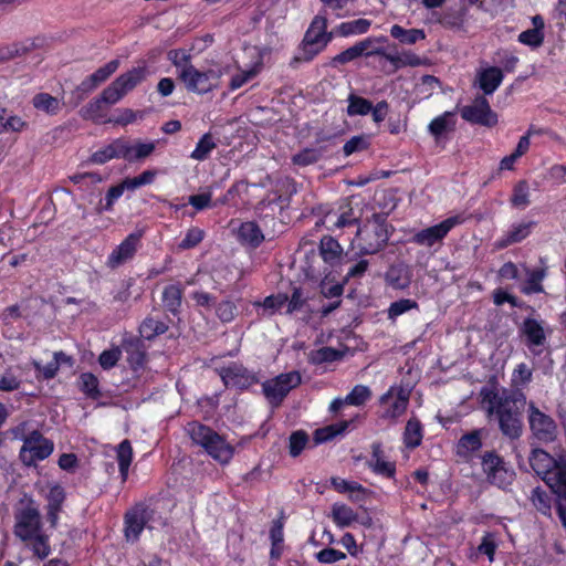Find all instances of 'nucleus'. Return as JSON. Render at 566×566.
<instances>
[{"label": "nucleus", "instance_id": "473e14b6", "mask_svg": "<svg viewBox=\"0 0 566 566\" xmlns=\"http://www.w3.org/2000/svg\"><path fill=\"white\" fill-rule=\"evenodd\" d=\"M239 238L253 247H258L264 237L255 222L249 221L241 224L239 229Z\"/></svg>", "mask_w": 566, "mask_h": 566}, {"label": "nucleus", "instance_id": "cd10ccee", "mask_svg": "<svg viewBox=\"0 0 566 566\" xmlns=\"http://www.w3.org/2000/svg\"><path fill=\"white\" fill-rule=\"evenodd\" d=\"M32 105L38 111H42L49 115H55L61 111L60 101L48 93L35 94L32 98Z\"/></svg>", "mask_w": 566, "mask_h": 566}, {"label": "nucleus", "instance_id": "2f4dec72", "mask_svg": "<svg viewBox=\"0 0 566 566\" xmlns=\"http://www.w3.org/2000/svg\"><path fill=\"white\" fill-rule=\"evenodd\" d=\"M168 325L164 321H159L154 317L145 318L139 326L140 335L148 340L166 333Z\"/></svg>", "mask_w": 566, "mask_h": 566}, {"label": "nucleus", "instance_id": "39448f33", "mask_svg": "<svg viewBox=\"0 0 566 566\" xmlns=\"http://www.w3.org/2000/svg\"><path fill=\"white\" fill-rule=\"evenodd\" d=\"M335 31L327 32V18L317 14L312 20L302 42V53L293 57L291 66L295 67L300 62H310L332 41Z\"/></svg>", "mask_w": 566, "mask_h": 566}, {"label": "nucleus", "instance_id": "5701e85b", "mask_svg": "<svg viewBox=\"0 0 566 566\" xmlns=\"http://www.w3.org/2000/svg\"><path fill=\"white\" fill-rule=\"evenodd\" d=\"M123 348L127 354V361L133 369L136 370L144 366L146 361V350L139 339L125 342Z\"/></svg>", "mask_w": 566, "mask_h": 566}, {"label": "nucleus", "instance_id": "58836bf2", "mask_svg": "<svg viewBox=\"0 0 566 566\" xmlns=\"http://www.w3.org/2000/svg\"><path fill=\"white\" fill-rule=\"evenodd\" d=\"M527 279L523 292L525 294L542 293L544 291L542 281L546 276V269L527 270Z\"/></svg>", "mask_w": 566, "mask_h": 566}, {"label": "nucleus", "instance_id": "6e6552de", "mask_svg": "<svg viewBox=\"0 0 566 566\" xmlns=\"http://www.w3.org/2000/svg\"><path fill=\"white\" fill-rule=\"evenodd\" d=\"M54 444L51 440L43 437V434L33 430L27 438L20 450L19 458L27 467L35 465L38 461H42L51 455Z\"/></svg>", "mask_w": 566, "mask_h": 566}, {"label": "nucleus", "instance_id": "0eeeda50", "mask_svg": "<svg viewBox=\"0 0 566 566\" xmlns=\"http://www.w3.org/2000/svg\"><path fill=\"white\" fill-rule=\"evenodd\" d=\"M222 75L223 72L221 69L200 71L192 65L184 71L178 80L185 85L188 92L202 95L217 88L218 82Z\"/></svg>", "mask_w": 566, "mask_h": 566}, {"label": "nucleus", "instance_id": "bf43d9fd", "mask_svg": "<svg viewBox=\"0 0 566 566\" xmlns=\"http://www.w3.org/2000/svg\"><path fill=\"white\" fill-rule=\"evenodd\" d=\"M465 15V9H461L455 12H446L440 22L442 25L451 29H459L462 27Z\"/></svg>", "mask_w": 566, "mask_h": 566}, {"label": "nucleus", "instance_id": "a878e982", "mask_svg": "<svg viewBox=\"0 0 566 566\" xmlns=\"http://www.w3.org/2000/svg\"><path fill=\"white\" fill-rule=\"evenodd\" d=\"M327 151V146H316L304 148L292 157V161L297 166H308L317 163L323 155Z\"/></svg>", "mask_w": 566, "mask_h": 566}, {"label": "nucleus", "instance_id": "3c124183", "mask_svg": "<svg viewBox=\"0 0 566 566\" xmlns=\"http://www.w3.org/2000/svg\"><path fill=\"white\" fill-rule=\"evenodd\" d=\"M504 464L505 463L503 459L499 457L494 451H488L482 457V468L486 479L492 475L495 470H499L500 467H503Z\"/></svg>", "mask_w": 566, "mask_h": 566}, {"label": "nucleus", "instance_id": "69168bd1", "mask_svg": "<svg viewBox=\"0 0 566 566\" xmlns=\"http://www.w3.org/2000/svg\"><path fill=\"white\" fill-rule=\"evenodd\" d=\"M496 549L495 536L492 533H486L478 546V552L480 554H484L489 557V560L492 562L494 558V553Z\"/></svg>", "mask_w": 566, "mask_h": 566}, {"label": "nucleus", "instance_id": "c03bdc74", "mask_svg": "<svg viewBox=\"0 0 566 566\" xmlns=\"http://www.w3.org/2000/svg\"><path fill=\"white\" fill-rule=\"evenodd\" d=\"M34 48V43H13L6 48L0 49L1 62L22 56L29 53Z\"/></svg>", "mask_w": 566, "mask_h": 566}, {"label": "nucleus", "instance_id": "ea45409f", "mask_svg": "<svg viewBox=\"0 0 566 566\" xmlns=\"http://www.w3.org/2000/svg\"><path fill=\"white\" fill-rule=\"evenodd\" d=\"M348 423L346 421L340 423H335L331 426H326L324 428L316 429L313 434V439L315 444L324 443L333 438H335L337 434H340L344 432L347 428Z\"/></svg>", "mask_w": 566, "mask_h": 566}, {"label": "nucleus", "instance_id": "2eb2a0df", "mask_svg": "<svg viewBox=\"0 0 566 566\" xmlns=\"http://www.w3.org/2000/svg\"><path fill=\"white\" fill-rule=\"evenodd\" d=\"M144 235V230L138 229L130 233L113 252L109 254L107 260V266L116 269L133 259L139 245L140 239Z\"/></svg>", "mask_w": 566, "mask_h": 566}, {"label": "nucleus", "instance_id": "9d476101", "mask_svg": "<svg viewBox=\"0 0 566 566\" xmlns=\"http://www.w3.org/2000/svg\"><path fill=\"white\" fill-rule=\"evenodd\" d=\"M15 535L23 541L31 539L41 530V515L34 501L29 499L17 513Z\"/></svg>", "mask_w": 566, "mask_h": 566}, {"label": "nucleus", "instance_id": "6ab92c4d", "mask_svg": "<svg viewBox=\"0 0 566 566\" xmlns=\"http://www.w3.org/2000/svg\"><path fill=\"white\" fill-rule=\"evenodd\" d=\"M374 39L368 38L365 39L354 45L359 56H373L377 55L381 59L390 62L394 66V71L399 69L401 65H405L407 62L402 61L398 53H388L382 48H373Z\"/></svg>", "mask_w": 566, "mask_h": 566}, {"label": "nucleus", "instance_id": "f3484780", "mask_svg": "<svg viewBox=\"0 0 566 566\" xmlns=\"http://www.w3.org/2000/svg\"><path fill=\"white\" fill-rule=\"evenodd\" d=\"M220 376L226 386L244 388L255 381L254 375H252L245 367L238 364H232L227 368H222Z\"/></svg>", "mask_w": 566, "mask_h": 566}, {"label": "nucleus", "instance_id": "5fc2aeb1", "mask_svg": "<svg viewBox=\"0 0 566 566\" xmlns=\"http://www.w3.org/2000/svg\"><path fill=\"white\" fill-rule=\"evenodd\" d=\"M308 441L307 434L300 430L295 431L290 436V443H289V450L290 454L292 457H297L301 454L303 449L305 448L306 443Z\"/></svg>", "mask_w": 566, "mask_h": 566}, {"label": "nucleus", "instance_id": "338daca9", "mask_svg": "<svg viewBox=\"0 0 566 566\" xmlns=\"http://www.w3.org/2000/svg\"><path fill=\"white\" fill-rule=\"evenodd\" d=\"M120 355L122 352L117 347L104 350L98 357V363L104 369H109L117 364V361L120 358Z\"/></svg>", "mask_w": 566, "mask_h": 566}, {"label": "nucleus", "instance_id": "1a4fd4ad", "mask_svg": "<svg viewBox=\"0 0 566 566\" xmlns=\"http://www.w3.org/2000/svg\"><path fill=\"white\" fill-rule=\"evenodd\" d=\"M301 375L297 371L281 374L263 384V392L270 403L279 406L291 389L301 384Z\"/></svg>", "mask_w": 566, "mask_h": 566}, {"label": "nucleus", "instance_id": "f8f14e48", "mask_svg": "<svg viewBox=\"0 0 566 566\" xmlns=\"http://www.w3.org/2000/svg\"><path fill=\"white\" fill-rule=\"evenodd\" d=\"M460 114L464 120L471 124L486 127L497 124V115L491 109L484 95L476 96L471 105L463 106Z\"/></svg>", "mask_w": 566, "mask_h": 566}, {"label": "nucleus", "instance_id": "37998d69", "mask_svg": "<svg viewBox=\"0 0 566 566\" xmlns=\"http://www.w3.org/2000/svg\"><path fill=\"white\" fill-rule=\"evenodd\" d=\"M342 353L332 347H322L316 350H312L308 355V359L312 364L319 365L323 363H332L342 358Z\"/></svg>", "mask_w": 566, "mask_h": 566}, {"label": "nucleus", "instance_id": "a18cd8bd", "mask_svg": "<svg viewBox=\"0 0 566 566\" xmlns=\"http://www.w3.org/2000/svg\"><path fill=\"white\" fill-rule=\"evenodd\" d=\"M531 501L533 505L544 515H548L551 512V496L549 494L541 489L535 488L532 491Z\"/></svg>", "mask_w": 566, "mask_h": 566}, {"label": "nucleus", "instance_id": "c756f323", "mask_svg": "<svg viewBox=\"0 0 566 566\" xmlns=\"http://www.w3.org/2000/svg\"><path fill=\"white\" fill-rule=\"evenodd\" d=\"M390 35L405 44H415L416 42L423 40L426 38V34L421 29L406 30L398 24L391 27Z\"/></svg>", "mask_w": 566, "mask_h": 566}, {"label": "nucleus", "instance_id": "a211bd4d", "mask_svg": "<svg viewBox=\"0 0 566 566\" xmlns=\"http://www.w3.org/2000/svg\"><path fill=\"white\" fill-rule=\"evenodd\" d=\"M46 499V517L52 527H55L59 521V513L66 499L65 490L60 484H50Z\"/></svg>", "mask_w": 566, "mask_h": 566}, {"label": "nucleus", "instance_id": "c9c22d12", "mask_svg": "<svg viewBox=\"0 0 566 566\" xmlns=\"http://www.w3.org/2000/svg\"><path fill=\"white\" fill-rule=\"evenodd\" d=\"M332 517L339 527H347L357 521V514L345 504H334L332 509Z\"/></svg>", "mask_w": 566, "mask_h": 566}, {"label": "nucleus", "instance_id": "7ed1b4c3", "mask_svg": "<svg viewBox=\"0 0 566 566\" xmlns=\"http://www.w3.org/2000/svg\"><path fill=\"white\" fill-rule=\"evenodd\" d=\"M528 461L533 471L553 492H566V453L555 459L542 449H534Z\"/></svg>", "mask_w": 566, "mask_h": 566}, {"label": "nucleus", "instance_id": "423d86ee", "mask_svg": "<svg viewBox=\"0 0 566 566\" xmlns=\"http://www.w3.org/2000/svg\"><path fill=\"white\" fill-rule=\"evenodd\" d=\"M389 239L386 218L374 214L363 228L357 231V241L360 253L374 254L381 250Z\"/></svg>", "mask_w": 566, "mask_h": 566}, {"label": "nucleus", "instance_id": "412c9836", "mask_svg": "<svg viewBox=\"0 0 566 566\" xmlns=\"http://www.w3.org/2000/svg\"><path fill=\"white\" fill-rule=\"evenodd\" d=\"M536 226L535 221L521 222L512 226L511 230L496 242V248L504 249L511 244L518 243L527 238L532 231V228Z\"/></svg>", "mask_w": 566, "mask_h": 566}, {"label": "nucleus", "instance_id": "4468645a", "mask_svg": "<svg viewBox=\"0 0 566 566\" xmlns=\"http://www.w3.org/2000/svg\"><path fill=\"white\" fill-rule=\"evenodd\" d=\"M409 401V390L391 388L380 399V405L384 409L381 418L396 419L400 417L407 409Z\"/></svg>", "mask_w": 566, "mask_h": 566}, {"label": "nucleus", "instance_id": "ddd939ff", "mask_svg": "<svg viewBox=\"0 0 566 566\" xmlns=\"http://www.w3.org/2000/svg\"><path fill=\"white\" fill-rule=\"evenodd\" d=\"M462 222L463 218L461 216L449 217L442 222L416 233L413 241L421 245L432 247L436 242L441 241L451 229L461 224Z\"/></svg>", "mask_w": 566, "mask_h": 566}, {"label": "nucleus", "instance_id": "49530a36", "mask_svg": "<svg viewBox=\"0 0 566 566\" xmlns=\"http://www.w3.org/2000/svg\"><path fill=\"white\" fill-rule=\"evenodd\" d=\"M310 298L308 294L303 291L301 287H293L291 296H289V300L286 302L287 304V314H292L296 311H301L307 300Z\"/></svg>", "mask_w": 566, "mask_h": 566}, {"label": "nucleus", "instance_id": "de8ad7c7", "mask_svg": "<svg viewBox=\"0 0 566 566\" xmlns=\"http://www.w3.org/2000/svg\"><path fill=\"white\" fill-rule=\"evenodd\" d=\"M371 396V391L367 386L356 385L352 391L346 396L345 401L347 405L361 406Z\"/></svg>", "mask_w": 566, "mask_h": 566}, {"label": "nucleus", "instance_id": "f03ea898", "mask_svg": "<svg viewBox=\"0 0 566 566\" xmlns=\"http://www.w3.org/2000/svg\"><path fill=\"white\" fill-rule=\"evenodd\" d=\"M147 76L146 66H137L120 74L101 95L92 99L81 109L84 119L99 120L104 116L106 106L119 102L128 92L133 91Z\"/></svg>", "mask_w": 566, "mask_h": 566}, {"label": "nucleus", "instance_id": "79ce46f5", "mask_svg": "<svg viewBox=\"0 0 566 566\" xmlns=\"http://www.w3.org/2000/svg\"><path fill=\"white\" fill-rule=\"evenodd\" d=\"M373 109V104L370 101L357 96L355 94H350L348 96V106H347V115L356 116V115H367Z\"/></svg>", "mask_w": 566, "mask_h": 566}, {"label": "nucleus", "instance_id": "f257e3e1", "mask_svg": "<svg viewBox=\"0 0 566 566\" xmlns=\"http://www.w3.org/2000/svg\"><path fill=\"white\" fill-rule=\"evenodd\" d=\"M490 419H495L503 436L517 439L523 431L522 412L526 397L520 390H491L481 392Z\"/></svg>", "mask_w": 566, "mask_h": 566}, {"label": "nucleus", "instance_id": "8fccbe9b", "mask_svg": "<svg viewBox=\"0 0 566 566\" xmlns=\"http://www.w3.org/2000/svg\"><path fill=\"white\" fill-rule=\"evenodd\" d=\"M81 389L91 398L97 399L101 396L98 379L91 373L81 375Z\"/></svg>", "mask_w": 566, "mask_h": 566}, {"label": "nucleus", "instance_id": "c85d7f7f", "mask_svg": "<svg viewBox=\"0 0 566 566\" xmlns=\"http://www.w3.org/2000/svg\"><path fill=\"white\" fill-rule=\"evenodd\" d=\"M371 25V21L367 19H357L354 21L343 22L335 29V34L348 36L353 34H364Z\"/></svg>", "mask_w": 566, "mask_h": 566}, {"label": "nucleus", "instance_id": "774afa93", "mask_svg": "<svg viewBox=\"0 0 566 566\" xmlns=\"http://www.w3.org/2000/svg\"><path fill=\"white\" fill-rule=\"evenodd\" d=\"M111 147L114 150L115 158H124L127 161H132V145L124 139H116L111 143Z\"/></svg>", "mask_w": 566, "mask_h": 566}, {"label": "nucleus", "instance_id": "052dcab7", "mask_svg": "<svg viewBox=\"0 0 566 566\" xmlns=\"http://www.w3.org/2000/svg\"><path fill=\"white\" fill-rule=\"evenodd\" d=\"M205 232L199 228H191L187 231L186 237L179 243L182 250L191 249L198 245L203 239Z\"/></svg>", "mask_w": 566, "mask_h": 566}, {"label": "nucleus", "instance_id": "7c9ffc66", "mask_svg": "<svg viewBox=\"0 0 566 566\" xmlns=\"http://www.w3.org/2000/svg\"><path fill=\"white\" fill-rule=\"evenodd\" d=\"M523 333L526 335L530 344L542 346L546 339L544 328L534 318H526L523 323Z\"/></svg>", "mask_w": 566, "mask_h": 566}, {"label": "nucleus", "instance_id": "e2e57ef3", "mask_svg": "<svg viewBox=\"0 0 566 566\" xmlns=\"http://www.w3.org/2000/svg\"><path fill=\"white\" fill-rule=\"evenodd\" d=\"M518 40L523 44H527V45L537 48L543 43L544 33H543V31L532 28L526 31H523L518 35Z\"/></svg>", "mask_w": 566, "mask_h": 566}, {"label": "nucleus", "instance_id": "13d9d810", "mask_svg": "<svg viewBox=\"0 0 566 566\" xmlns=\"http://www.w3.org/2000/svg\"><path fill=\"white\" fill-rule=\"evenodd\" d=\"M216 314L222 322H231L237 315V306L232 301H222L218 304Z\"/></svg>", "mask_w": 566, "mask_h": 566}, {"label": "nucleus", "instance_id": "09e8293b", "mask_svg": "<svg viewBox=\"0 0 566 566\" xmlns=\"http://www.w3.org/2000/svg\"><path fill=\"white\" fill-rule=\"evenodd\" d=\"M513 480H514V472L507 470L505 464L503 467H500L499 470H495V472H493L492 475H490L488 478V481L491 484H494L500 489L507 488L509 485H511Z\"/></svg>", "mask_w": 566, "mask_h": 566}, {"label": "nucleus", "instance_id": "4be33fe9", "mask_svg": "<svg viewBox=\"0 0 566 566\" xmlns=\"http://www.w3.org/2000/svg\"><path fill=\"white\" fill-rule=\"evenodd\" d=\"M182 296L184 291L180 285L171 284L166 286L163 291V305L166 311L172 315H178L182 304Z\"/></svg>", "mask_w": 566, "mask_h": 566}, {"label": "nucleus", "instance_id": "393cba45", "mask_svg": "<svg viewBox=\"0 0 566 566\" xmlns=\"http://www.w3.org/2000/svg\"><path fill=\"white\" fill-rule=\"evenodd\" d=\"M428 129L436 138L446 133L453 132L455 129L454 113L446 112L441 116L436 117L429 124Z\"/></svg>", "mask_w": 566, "mask_h": 566}, {"label": "nucleus", "instance_id": "f704fd0d", "mask_svg": "<svg viewBox=\"0 0 566 566\" xmlns=\"http://www.w3.org/2000/svg\"><path fill=\"white\" fill-rule=\"evenodd\" d=\"M132 459L133 449L130 442L128 440H124L117 447V461L123 481L127 479Z\"/></svg>", "mask_w": 566, "mask_h": 566}, {"label": "nucleus", "instance_id": "72a5a7b5", "mask_svg": "<svg viewBox=\"0 0 566 566\" xmlns=\"http://www.w3.org/2000/svg\"><path fill=\"white\" fill-rule=\"evenodd\" d=\"M421 440L422 427L420 421L415 418L409 419L403 432V441L406 447L413 449L421 443Z\"/></svg>", "mask_w": 566, "mask_h": 566}, {"label": "nucleus", "instance_id": "dca6fc26", "mask_svg": "<svg viewBox=\"0 0 566 566\" xmlns=\"http://www.w3.org/2000/svg\"><path fill=\"white\" fill-rule=\"evenodd\" d=\"M148 518L147 507L138 504L125 515V536L128 541H136L144 530Z\"/></svg>", "mask_w": 566, "mask_h": 566}, {"label": "nucleus", "instance_id": "bb28decb", "mask_svg": "<svg viewBox=\"0 0 566 566\" xmlns=\"http://www.w3.org/2000/svg\"><path fill=\"white\" fill-rule=\"evenodd\" d=\"M482 447L481 431L474 430L470 433L462 436L458 442V454L460 457H468L470 453L478 451Z\"/></svg>", "mask_w": 566, "mask_h": 566}, {"label": "nucleus", "instance_id": "9b49d317", "mask_svg": "<svg viewBox=\"0 0 566 566\" xmlns=\"http://www.w3.org/2000/svg\"><path fill=\"white\" fill-rule=\"evenodd\" d=\"M528 423L533 436L543 442L554 441L557 426L554 419L541 411L533 401L528 403Z\"/></svg>", "mask_w": 566, "mask_h": 566}, {"label": "nucleus", "instance_id": "864d4df0", "mask_svg": "<svg viewBox=\"0 0 566 566\" xmlns=\"http://www.w3.org/2000/svg\"><path fill=\"white\" fill-rule=\"evenodd\" d=\"M156 172L153 170H145L139 176L134 178H126L123 180V185L128 190H135L140 186L149 185L154 181Z\"/></svg>", "mask_w": 566, "mask_h": 566}, {"label": "nucleus", "instance_id": "20e7f679", "mask_svg": "<svg viewBox=\"0 0 566 566\" xmlns=\"http://www.w3.org/2000/svg\"><path fill=\"white\" fill-rule=\"evenodd\" d=\"M186 430L193 443L201 446L213 459L228 463L233 448L219 433L197 421L187 424Z\"/></svg>", "mask_w": 566, "mask_h": 566}, {"label": "nucleus", "instance_id": "680f3d73", "mask_svg": "<svg viewBox=\"0 0 566 566\" xmlns=\"http://www.w3.org/2000/svg\"><path fill=\"white\" fill-rule=\"evenodd\" d=\"M31 541L32 549L39 558L43 559L50 554V546L46 535L40 534L39 532L31 538Z\"/></svg>", "mask_w": 566, "mask_h": 566}, {"label": "nucleus", "instance_id": "4d7b16f0", "mask_svg": "<svg viewBox=\"0 0 566 566\" xmlns=\"http://www.w3.org/2000/svg\"><path fill=\"white\" fill-rule=\"evenodd\" d=\"M359 217H357L354 213L353 207L350 206V202L347 201L346 203L340 206V213L337 217L335 221V226L337 228H343L346 226H350L355 223L358 220Z\"/></svg>", "mask_w": 566, "mask_h": 566}, {"label": "nucleus", "instance_id": "603ef678", "mask_svg": "<svg viewBox=\"0 0 566 566\" xmlns=\"http://www.w3.org/2000/svg\"><path fill=\"white\" fill-rule=\"evenodd\" d=\"M418 303L410 298H401L399 301H396L391 303V305L388 308V317L390 319H395L396 317L400 316L401 314L417 308Z\"/></svg>", "mask_w": 566, "mask_h": 566}, {"label": "nucleus", "instance_id": "b1692460", "mask_svg": "<svg viewBox=\"0 0 566 566\" xmlns=\"http://www.w3.org/2000/svg\"><path fill=\"white\" fill-rule=\"evenodd\" d=\"M319 252L326 263L334 265L340 260L343 249L334 238L326 235L321 240Z\"/></svg>", "mask_w": 566, "mask_h": 566}, {"label": "nucleus", "instance_id": "e433bc0d", "mask_svg": "<svg viewBox=\"0 0 566 566\" xmlns=\"http://www.w3.org/2000/svg\"><path fill=\"white\" fill-rule=\"evenodd\" d=\"M167 57L176 67L177 78L181 75L184 71L193 65L191 63V55L182 49L170 50L167 53Z\"/></svg>", "mask_w": 566, "mask_h": 566}, {"label": "nucleus", "instance_id": "4c0bfd02", "mask_svg": "<svg viewBox=\"0 0 566 566\" xmlns=\"http://www.w3.org/2000/svg\"><path fill=\"white\" fill-rule=\"evenodd\" d=\"M511 205L515 208L525 209L530 205V186L526 180H520L513 188Z\"/></svg>", "mask_w": 566, "mask_h": 566}, {"label": "nucleus", "instance_id": "0e129e2a", "mask_svg": "<svg viewBox=\"0 0 566 566\" xmlns=\"http://www.w3.org/2000/svg\"><path fill=\"white\" fill-rule=\"evenodd\" d=\"M119 66L118 60H112L108 63H106L104 66L97 69L92 75L93 80L97 82V84H101L105 82L113 73L117 71Z\"/></svg>", "mask_w": 566, "mask_h": 566}, {"label": "nucleus", "instance_id": "6e6d98bb", "mask_svg": "<svg viewBox=\"0 0 566 566\" xmlns=\"http://www.w3.org/2000/svg\"><path fill=\"white\" fill-rule=\"evenodd\" d=\"M289 296L283 293H277L275 295H270L265 297L263 303H255V305H262L264 311H269V314L272 315L275 311L280 310L283 305L286 304Z\"/></svg>", "mask_w": 566, "mask_h": 566}, {"label": "nucleus", "instance_id": "a19ab883", "mask_svg": "<svg viewBox=\"0 0 566 566\" xmlns=\"http://www.w3.org/2000/svg\"><path fill=\"white\" fill-rule=\"evenodd\" d=\"M217 147L213 137L210 133L205 134L197 143L196 148L190 157L195 160L202 161L208 158L209 154Z\"/></svg>", "mask_w": 566, "mask_h": 566}, {"label": "nucleus", "instance_id": "aec40b11", "mask_svg": "<svg viewBox=\"0 0 566 566\" xmlns=\"http://www.w3.org/2000/svg\"><path fill=\"white\" fill-rule=\"evenodd\" d=\"M503 81V73L496 66L488 67L481 71L476 76L479 87L485 95H490L500 86Z\"/></svg>", "mask_w": 566, "mask_h": 566}]
</instances>
